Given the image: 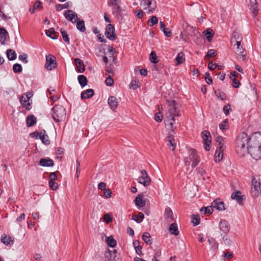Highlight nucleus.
<instances>
[{
    "label": "nucleus",
    "instance_id": "0e129e2a",
    "mask_svg": "<svg viewBox=\"0 0 261 261\" xmlns=\"http://www.w3.org/2000/svg\"><path fill=\"white\" fill-rule=\"evenodd\" d=\"M18 58L19 59L24 63H27L28 62V60H27L28 55L25 54L20 55Z\"/></svg>",
    "mask_w": 261,
    "mask_h": 261
},
{
    "label": "nucleus",
    "instance_id": "b1692460",
    "mask_svg": "<svg viewBox=\"0 0 261 261\" xmlns=\"http://www.w3.org/2000/svg\"><path fill=\"white\" fill-rule=\"evenodd\" d=\"M9 34L7 30L4 28H0V42L2 44H6V40Z\"/></svg>",
    "mask_w": 261,
    "mask_h": 261
},
{
    "label": "nucleus",
    "instance_id": "8fccbe9b",
    "mask_svg": "<svg viewBox=\"0 0 261 261\" xmlns=\"http://www.w3.org/2000/svg\"><path fill=\"white\" fill-rule=\"evenodd\" d=\"M149 59H150V62L152 63L155 64V63H157L158 62V57L156 56V54L153 51H152L150 53V55H149Z\"/></svg>",
    "mask_w": 261,
    "mask_h": 261
},
{
    "label": "nucleus",
    "instance_id": "2eb2a0df",
    "mask_svg": "<svg viewBox=\"0 0 261 261\" xmlns=\"http://www.w3.org/2000/svg\"><path fill=\"white\" fill-rule=\"evenodd\" d=\"M232 199H235L239 204H242L243 201L245 199L244 195H242L240 191L235 190L231 195Z\"/></svg>",
    "mask_w": 261,
    "mask_h": 261
},
{
    "label": "nucleus",
    "instance_id": "e433bc0d",
    "mask_svg": "<svg viewBox=\"0 0 261 261\" xmlns=\"http://www.w3.org/2000/svg\"><path fill=\"white\" fill-rule=\"evenodd\" d=\"M77 80L82 87L86 86L88 84L87 77L84 75H79L77 77Z\"/></svg>",
    "mask_w": 261,
    "mask_h": 261
},
{
    "label": "nucleus",
    "instance_id": "72a5a7b5",
    "mask_svg": "<svg viewBox=\"0 0 261 261\" xmlns=\"http://www.w3.org/2000/svg\"><path fill=\"white\" fill-rule=\"evenodd\" d=\"M169 230L171 234L175 236H177L179 234L177 225L176 223H173L170 225Z\"/></svg>",
    "mask_w": 261,
    "mask_h": 261
},
{
    "label": "nucleus",
    "instance_id": "13d9d810",
    "mask_svg": "<svg viewBox=\"0 0 261 261\" xmlns=\"http://www.w3.org/2000/svg\"><path fill=\"white\" fill-rule=\"evenodd\" d=\"M48 184L52 190H56L58 188V184L55 181H48Z\"/></svg>",
    "mask_w": 261,
    "mask_h": 261
},
{
    "label": "nucleus",
    "instance_id": "5701e85b",
    "mask_svg": "<svg viewBox=\"0 0 261 261\" xmlns=\"http://www.w3.org/2000/svg\"><path fill=\"white\" fill-rule=\"evenodd\" d=\"M1 241L2 243L5 245H10L14 243V238L6 234H3L1 238Z\"/></svg>",
    "mask_w": 261,
    "mask_h": 261
},
{
    "label": "nucleus",
    "instance_id": "f704fd0d",
    "mask_svg": "<svg viewBox=\"0 0 261 261\" xmlns=\"http://www.w3.org/2000/svg\"><path fill=\"white\" fill-rule=\"evenodd\" d=\"M216 141L218 143V148L221 150H224L225 146H224L225 141L223 138L221 136H218Z\"/></svg>",
    "mask_w": 261,
    "mask_h": 261
},
{
    "label": "nucleus",
    "instance_id": "393cba45",
    "mask_svg": "<svg viewBox=\"0 0 261 261\" xmlns=\"http://www.w3.org/2000/svg\"><path fill=\"white\" fill-rule=\"evenodd\" d=\"M94 94V91L92 89H88L83 91L81 94V97L82 99H89L92 97Z\"/></svg>",
    "mask_w": 261,
    "mask_h": 261
},
{
    "label": "nucleus",
    "instance_id": "a211bd4d",
    "mask_svg": "<svg viewBox=\"0 0 261 261\" xmlns=\"http://www.w3.org/2000/svg\"><path fill=\"white\" fill-rule=\"evenodd\" d=\"M190 159L192 162V167H196L200 162L199 157L195 150H193L190 155Z\"/></svg>",
    "mask_w": 261,
    "mask_h": 261
},
{
    "label": "nucleus",
    "instance_id": "9d476101",
    "mask_svg": "<svg viewBox=\"0 0 261 261\" xmlns=\"http://www.w3.org/2000/svg\"><path fill=\"white\" fill-rule=\"evenodd\" d=\"M142 176L138 178V182L143 185L144 187H147L151 184V179L145 169L141 171Z\"/></svg>",
    "mask_w": 261,
    "mask_h": 261
},
{
    "label": "nucleus",
    "instance_id": "4d7b16f0",
    "mask_svg": "<svg viewBox=\"0 0 261 261\" xmlns=\"http://www.w3.org/2000/svg\"><path fill=\"white\" fill-rule=\"evenodd\" d=\"M46 133L44 129H42L40 132H34L30 134V136L32 138H36L38 139V135H41V134H45Z\"/></svg>",
    "mask_w": 261,
    "mask_h": 261
},
{
    "label": "nucleus",
    "instance_id": "37998d69",
    "mask_svg": "<svg viewBox=\"0 0 261 261\" xmlns=\"http://www.w3.org/2000/svg\"><path fill=\"white\" fill-rule=\"evenodd\" d=\"M46 36L50 37L53 39H56L57 37L56 36V32L55 29L53 28H50L48 31H46L45 33Z\"/></svg>",
    "mask_w": 261,
    "mask_h": 261
},
{
    "label": "nucleus",
    "instance_id": "79ce46f5",
    "mask_svg": "<svg viewBox=\"0 0 261 261\" xmlns=\"http://www.w3.org/2000/svg\"><path fill=\"white\" fill-rule=\"evenodd\" d=\"M144 218V215L142 213H139L138 215H133L132 219L136 221L137 223H139L143 221Z\"/></svg>",
    "mask_w": 261,
    "mask_h": 261
},
{
    "label": "nucleus",
    "instance_id": "bf43d9fd",
    "mask_svg": "<svg viewBox=\"0 0 261 261\" xmlns=\"http://www.w3.org/2000/svg\"><path fill=\"white\" fill-rule=\"evenodd\" d=\"M152 1L153 0H146V5H147L148 7L149 8L150 11L154 10L156 8L155 2H154V6L151 7V5L152 4Z\"/></svg>",
    "mask_w": 261,
    "mask_h": 261
},
{
    "label": "nucleus",
    "instance_id": "20e7f679",
    "mask_svg": "<svg viewBox=\"0 0 261 261\" xmlns=\"http://www.w3.org/2000/svg\"><path fill=\"white\" fill-rule=\"evenodd\" d=\"M116 246H108L105 252L106 261H119L120 254L115 248Z\"/></svg>",
    "mask_w": 261,
    "mask_h": 261
},
{
    "label": "nucleus",
    "instance_id": "e2e57ef3",
    "mask_svg": "<svg viewBox=\"0 0 261 261\" xmlns=\"http://www.w3.org/2000/svg\"><path fill=\"white\" fill-rule=\"evenodd\" d=\"M103 221L107 223H109L112 221L111 216L109 214H106L103 216Z\"/></svg>",
    "mask_w": 261,
    "mask_h": 261
},
{
    "label": "nucleus",
    "instance_id": "f8f14e48",
    "mask_svg": "<svg viewBox=\"0 0 261 261\" xmlns=\"http://www.w3.org/2000/svg\"><path fill=\"white\" fill-rule=\"evenodd\" d=\"M237 45L236 49V53L238 55L237 58L239 61H245L246 60V51L245 49L241 45V43H240V45Z\"/></svg>",
    "mask_w": 261,
    "mask_h": 261
},
{
    "label": "nucleus",
    "instance_id": "f3484780",
    "mask_svg": "<svg viewBox=\"0 0 261 261\" xmlns=\"http://www.w3.org/2000/svg\"><path fill=\"white\" fill-rule=\"evenodd\" d=\"M242 35L238 32L234 31L231 38V43L233 44L234 45H238L239 46L240 43H241L242 41Z\"/></svg>",
    "mask_w": 261,
    "mask_h": 261
},
{
    "label": "nucleus",
    "instance_id": "6ab92c4d",
    "mask_svg": "<svg viewBox=\"0 0 261 261\" xmlns=\"http://www.w3.org/2000/svg\"><path fill=\"white\" fill-rule=\"evenodd\" d=\"M20 102L22 106L26 109L27 110H30L31 109V103L29 102L28 96L23 93L20 98Z\"/></svg>",
    "mask_w": 261,
    "mask_h": 261
},
{
    "label": "nucleus",
    "instance_id": "5fc2aeb1",
    "mask_svg": "<svg viewBox=\"0 0 261 261\" xmlns=\"http://www.w3.org/2000/svg\"><path fill=\"white\" fill-rule=\"evenodd\" d=\"M219 128H220V129H221L222 130H225V129H228L229 128L228 119H225L222 122V123L220 124Z\"/></svg>",
    "mask_w": 261,
    "mask_h": 261
},
{
    "label": "nucleus",
    "instance_id": "ea45409f",
    "mask_svg": "<svg viewBox=\"0 0 261 261\" xmlns=\"http://www.w3.org/2000/svg\"><path fill=\"white\" fill-rule=\"evenodd\" d=\"M214 93L217 97L220 100H223L227 99L226 94L224 92L221 91L220 89L215 90Z\"/></svg>",
    "mask_w": 261,
    "mask_h": 261
},
{
    "label": "nucleus",
    "instance_id": "aec40b11",
    "mask_svg": "<svg viewBox=\"0 0 261 261\" xmlns=\"http://www.w3.org/2000/svg\"><path fill=\"white\" fill-rule=\"evenodd\" d=\"M212 206H213V208H215L219 211L225 210L224 202L219 198L214 200L212 203Z\"/></svg>",
    "mask_w": 261,
    "mask_h": 261
},
{
    "label": "nucleus",
    "instance_id": "f257e3e1",
    "mask_svg": "<svg viewBox=\"0 0 261 261\" xmlns=\"http://www.w3.org/2000/svg\"><path fill=\"white\" fill-rule=\"evenodd\" d=\"M248 135L246 133H242L237 138L235 150L237 153L240 156L249 153L255 160L261 159V147L248 148L246 144L248 143Z\"/></svg>",
    "mask_w": 261,
    "mask_h": 261
},
{
    "label": "nucleus",
    "instance_id": "ddd939ff",
    "mask_svg": "<svg viewBox=\"0 0 261 261\" xmlns=\"http://www.w3.org/2000/svg\"><path fill=\"white\" fill-rule=\"evenodd\" d=\"M249 9L253 16H256L258 13V4L256 0H246Z\"/></svg>",
    "mask_w": 261,
    "mask_h": 261
},
{
    "label": "nucleus",
    "instance_id": "a18cd8bd",
    "mask_svg": "<svg viewBox=\"0 0 261 261\" xmlns=\"http://www.w3.org/2000/svg\"><path fill=\"white\" fill-rule=\"evenodd\" d=\"M192 29V33H193L194 37L193 38V40L194 42H197L199 38V37L200 36V34L199 33L198 31L196 30L195 28H194L193 27H191Z\"/></svg>",
    "mask_w": 261,
    "mask_h": 261
},
{
    "label": "nucleus",
    "instance_id": "338daca9",
    "mask_svg": "<svg viewBox=\"0 0 261 261\" xmlns=\"http://www.w3.org/2000/svg\"><path fill=\"white\" fill-rule=\"evenodd\" d=\"M136 253L140 256L143 254L142 253V246H134Z\"/></svg>",
    "mask_w": 261,
    "mask_h": 261
},
{
    "label": "nucleus",
    "instance_id": "4468645a",
    "mask_svg": "<svg viewBox=\"0 0 261 261\" xmlns=\"http://www.w3.org/2000/svg\"><path fill=\"white\" fill-rule=\"evenodd\" d=\"M64 16L72 23H75L78 20L76 13L73 12V11L71 10H66L64 13Z\"/></svg>",
    "mask_w": 261,
    "mask_h": 261
},
{
    "label": "nucleus",
    "instance_id": "49530a36",
    "mask_svg": "<svg viewBox=\"0 0 261 261\" xmlns=\"http://www.w3.org/2000/svg\"><path fill=\"white\" fill-rule=\"evenodd\" d=\"M48 138V136L46 134V133L45 134H41L40 136V139L41 140L42 142L45 145H48L50 143V141Z\"/></svg>",
    "mask_w": 261,
    "mask_h": 261
},
{
    "label": "nucleus",
    "instance_id": "c85d7f7f",
    "mask_svg": "<svg viewBox=\"0 0 261 261\" xmlns=\"http://www.w3.org/2000/svg\"><path fill=\"white\" fill-rule=\"evenodd\" d=\"M143 195H138L135 198V203L139 207H143L145 205V201L143 200Z\"/></svg>",
    "mask_w": 261,
    "mask_h": 261
},
{
    "label": "nucleus",
    "instance_id": "a19ab883",
    "mask_svg": "<svg viewBox=\"0 0 261 261\" xmlns=\"http://www.w3.org/2000/svg\"><path fill=\"white\" fill-rule=\"evenodd\" d=\"M42 8V4L40 1L35 2L32 7L30 8L29 11L31 14H34L35 12L36 9Z\"/></svg>",
    "mask_w": 261,
    "mask_h": 261
},
{
    "label": "nucleus",
    "instance_id": "c03bdc74",
    "mask_svg": "<svg viewBox=\"0 0 261 261\" xmlns=\"http://www.w3.org/2000/svg\"><path fill=\"white\" fill-rule=\"evenodd\" d=\"M168 141L169 142V144H168V145L170 146L171 149L172 151L174 150L176 147V143L173 137L171 136H168Z\"/></svg>",
    "mask_w": 261,
    "mask_h": 261
},
{
    "label": "nucleus",
    "instance_id": "7c9ffc66",
    "mask_svg": "<svg viewBox=\"0 0 261 261\" xmlns=\"http://www.w3.org/2000/svg\"><path fill=\"white\" fill-rule=\"evenodd\" d=\"M36 118L32 115L27 117L26 122L28 127L33 126L36 123Z\"/></svg>",
    "mask_w": 261,
    "mask_h": 261
},
{
    "label": "nucleus",
    "instance_id": "6e6d98bb",
    "mask_svg": "<svg viewBox=\"0 0 261 261\" xmlns=\"http://www.w3.org/2000/svg\"><path fill=\"white\" fill-rule=\"evenodd\" d=\"M105 83L106 85L108 86H111L114 84V81L113 79L112 78V75H108V77L106 79Z\"/></svg>",
    "mask_w": 261,
    "mask_h": 261
},
{
    "label": "nucleus",
    "instance_id": "f03ea898",
    "mask_svg": "<svg viewBox=\"0 0 261 261\" xmlns=\"http://www.w3.org/2000/svg\"><path fill=\"white\" fill-rule=\"evenodd\" d=\"M166 102L168 103L169 109L166 115V119L171 128H172L175 122V117L180 116V106L174 100L167 99Z\"/></svg>",
    "mask_w": 261,
    "mask_h": 261
},
{
    "label": "nucleus",
    "instance_id": "3c124183",
    "mask_svg": "<svg viewBox=\"0 0 261 261\" xmlns=\"http://www.w3.org/2000/svg\"><path fill=\"white\" fill-rule=\"evenodd\" d=\"M201 213H203V214L208 213L211 214L213 212V206L211 205V206H207L206 207H201L200 210Z\"/></svg>",
    "mask_w": 261,
    "mask_h": 261
},
{
    "label": "nucleus",
    "instance_id": "cd10ccee",
    "mask_svg": "<svg viewBox=\"0 0 261 261\" xmlns=\"http://www.w3.org/2000/svg\"><path fill=\"white\" fill-rule=\"evenodd\" d=\"M112 13L117 18H121L122 17V10L120 5L113 7Z\"/></svg>",
    "mask_w": 261,
    "mask_h": 261
},
{
    "label": "nucleus",
    "instance_id": "c756f323",
    "mask_svg": "<svg viewBox=\"0 0 261 261\" xmlns=\"http://www.w3.org/2000/svg\"><path fill=\"white\" fill-rule=\"evenodd\" d=\"M203 34H204L206 36V38L208 42H211L213 38L215 33H214V31L212 29L208 28V29L204 30L203 32Z\"/></svg>",
    "mask_w": 261,
    "mask_h": 261
},
{
    "label": "nucleus",
    "instance_id": "39448f33",
    "mask_svg": "<svg viewBox=\"0 0 261 261\" xmlns=\"http://www.w3.org/2000/svg\"><path fill=\"white\" fill-rule=\"evenodd\" d=\"M248 143L246 144L248 148L261 147V133H254L250 137L248 136Z\"/></svg>",
    "mask_w": 261,
    "mask_h": 261
},
{
    "label": "nucleus",
    "instance_id": "a878e982",
    "mask_svg": "<svg viewBox=\"0 0 261 261\" xmlns=\"http://www.w3.org/2000/svg\"><path fill=\"white\" fill-rule=\"evenodd\" d=\"M142 238L143 240L147 245H151L154 243L153 239L151 237L149 232H145L143 233Z\"/></svg>",
    "mask_w": 261,
    "mask_h": 261
},
{
    "label": "nucleus",
    "instance_id": "0eeeda50",
    "mask_svg": "<svg viewBox=\"0 0 261 261\" xmlns=\"http://www.w3.org/2000/svg\"><path fill=\"white\" fill-rule=\"evenodd\" d=\"M260 178L258 176H253L252 178V187L251 193L252 196L257 197L261 193Z\"/></svg>",
    "mask_w": 261,
    "mask_h": 261
},
{
    "label": "nucleus",
    "instance_id": "de8ad7c7",
    "mask_svg": "<svg viewBox=\"0 0 261 261\" xmlns=\"http://www.w3.org/2000/svg\"><path fill=\"white\" fill-rule=\"evenodd\" d=\"M61 33L62 34V37L63 40L66 42L68 44L70 43L69 38L68 37V35L67 33V32L63 30V29H61L60 30Z\"/></svg>",
    "mask_w": 261,
    "mask_h": 261
},
{
    "label": "nucleus",
    "instance_id": "dca6fc26",
    "mask_svg": "<svg viewBox=\"0 0 261 261\" xmlns=\"http://www.w3.org/2000/svg\"><path fill=\"white\" fill-rule=\"evenodd\" d=\"M165 219L168 222H172L175 220L173 212L170 207L166 206L164 213Z\"/></svg>",
    "mask_w": 261,
    "mask_h": 261
},
{
    "label": "nucleus",
    "instance_id": "2f4dec72",
    "mask_svg": "<svg viewBox=\"0 0 261 261\" xmlns=\"http://www.w3.org/2000/svg\"><path fill=\"white\" fill-rule=\"evenodd\" d=\"M6 55L9 60L13 61L16 59L17 55L15 51L12 49H8L6 51Z\"/></svg>",
    "mask_w": 261,
    "mask_h": 261
},
{
    "label": "nucleus",
    "instance_id": "7ed1b4c3",
    "mask_svg": "<svg viewBox=\"0 0 261 261\" xmlns=\"http://www.w3.org/2000/svg\"><path fill=\"white\" fill-rule=\"evenodd\" d=\"M51 116L54 121L56 122H60L64 121L66 118V110L62 106L55 105L51 109Z\"/></svg>",
    "mask_w": 261,
    "mask_h": 261
},
{
    "label": "nucleus",
    "instance_id": "bb28decb",
    "mask_svg": "<svg viewBox=\"0 0 261 261\" xmlns=\"http://www.w3.org/2000/svg\"><path fill=\"white\" fill-rule=\"evenodd\" d=\"M108 102L112 110L116 109L118 106L117 98L114 96L109 97Z\"/></svg>",
    "mask_w": 261,
    "mask_h": 261
},
{
    "label": "nucleus",
    "instance_id": "09e8293b",
    "mask_svg": "<svg viewBox=\"0 0 261 261\" xmlns=\"http://www.w3.org/2000/svg\"><path fill=\"white\" fill-rule=\"evenodd\" d=\"M192 222L194 226H197L200 224V219L198 215H192Z\"/></svg>",
    "mask_w": 261,
    "mask_h": 261
},
{
    "label": "nucleus",
    "instance_id": "6e6552de",
    "mask_svg": "<svg viewBox=\"0 0 261 261\" xmlns=\"http://www.w3.org/2000/svg\"><path fill=\"white\" fill-rule=\"evenodd\" d=\"M204 148L205 150L208 151L211 149L212 143V137L210 133L208 130H204L201 133Z\"/></svg>",
    "mask_w": 261,
    "mask_h": 261
},
{
    "label": "nucleus",
    "instance_id": "864d4df0",
    "mask_svg": "<svg viewBox=\"0 0 261 261\" xmlns=\"http://www.w3.org/2000/svg\"><path fill=\"white\" fill-rule=\"evenodd\" d=\"M158 22V19L156 16H152L148 20V24L150 27H152L153 25Z\"/></svg>",
    "mask_w": 261,
    "mask_h": 261
},
{
    "label": "nucleus",
    "instance_id": "c9c22d12",
    "mask_svg": "<svg viewBox=\"0 0 261 261\" xmlns=\"http://www.w3.org/2000/svg\"><path fill=\"white\" fill-rule=\"evenodd\" d=\"M224 150H221L217 149L215 153V161L216 162H219L223 159Z\"/></svg>",
    "mask_w": 261,
    "mask_h": 261
},
{
    "label": "nucleus",
    "instance_id": "423d86ee",
    "mask_svg": "<svg viewBox=\"0 0 261 261\" xmlns=\"http://www.w3.org/2000/svg\"><path fill=\"white\" fill-rule=\"evenodd\" d=\"M220 229L223 232L224 235L222 233L221 235L222 236V239L224 243L226 245H228L232 243V241L227 238V234L229 231V225L228 222L225 220H222L220 221L219 224Z\"/></svg>",
    "mask_w": 261,
    "mask_h": 261
},
{
    "label": "nucleus",
    "instance_id": "58836bf2",
    "mask_svg": "<svg viewBox=\"0 0 261 261\" xmlns=\"http://www.w3.org/2000/svg\"><path fill=\"white\" fill-rule=\"evenodd\" d=\"M103 237L106 238V243L107 245H117V241L115 239H114L112 236H110L107 237L105 234H103V236L102 237V239H103Z\"/></svg>",
    "mask_w": 261,
    "mask_h": 261
},
{
    "label": "nucleus",
    "instance_id": "4c0bfd02",
    "mask_svg": "<svg viewBox=\"0 0 261 261\" xmlns=\"http://www.w3.org/2000/svg\"><path fill=\"white\" fill-rule=\"evenodd\" d=\"M76 28L81 32H84L86 31L85 21L83 20H77L76 21Z\"/></svg>",
    "mask_w": 261,
    "mask_h": 261
},
{
    "label": "nucleus",
    "instance_id": "774afa93",
    "mask_svg": "<svg viewBox=\"0 0 261 261\" xmlns=\"http://www.w3.org/2000/svg\"><path fill=\"white\" fill-rule=\"evenodd\" d=\"M112 192L110 189L104 190V196L106 198H109L112 196Z\"/></svg>",
    "mask_w": 261,
    "mask_h": 261
},
{
    "label": "nucleus",
    "instance_id": "603ef678",
    "mask_svg": "<svg viewBox=\"0 0 261 261\" xmlns=\"http://www.w3.org/2000/svg\"><path fill=\"white\" fill-rule=\"evenodd\" d=\"M22 70V66L20 64L16 63L13 66V71L14 73H20Z\"/></svg>",
    "mask_w": 261,
    "mask_h": 261
},
{
    "label": "nucleus",
    "instance_id": "473e14b6",
    "mask_svg": "<svg viewBox=\"0 0 261 261\" xmlns=\"http://www.w3.org/2000/svg\"><path fill=\"white\" fill-rule=\"evenodd\" d=\"M176 62V65H179L183 63L185 61V54L182 51H180L177 54L175 58Z\"/></svg>",
    "mask_w": 261,
    "mask_h": 261
},
{
    "label": "nucleus",
    "instance_id": "4be33fe9",
    "mask_svg": "<svg viewBox=\"0 0 261 261\" xmlns=\"http://www.w3.org/2000/svg\"><path fill=\"white\" fill-rule=\"evenodd\" d=\"M39 165L42 167H53L54 165V162L50 158H42L39 161Z\"/></svg>",
    "mask_w": 261,
    "mask_h": 261
},
{
    "label": "nucleus",
    "instance_id": "9b49d317",
    "mask_svg": "<svg viewBox=\"0 0 261 261\" xmlns=\"http://www.w3.org/2000/svg\"><path fill=\"white\" fill-rule=\"evenodd\" d=\"M105 34L108 39L113 41L116 39L115 34V27L112 24H108L106 26Z\"/></svg>",
    "mask_w": 261,
    "mask_h": 261
},
{
    "label": "nucleus",
    "instance_id": "1a4fd4ad",
    "mask_svg": "<svg viewBox=\"0 0 261 261\" xmlns=\"http://www.w3.org/2000/svg\"><path fill=\"white\" fill-rule=\"evenodd\" d=\"M45 68L48 70H51L57 67L56 58L54 55H48L46 56Z\"/></svg>",
    "mask_w": 261,
    "mask_h": 261
},
{
    "label": "nucleus",
    "instance_id": "412c9836",
    "mask_svg": "<svg viewBox=\"0 0 261 261\" xmlns=\"http://www.w3.org/2000/svg\"><path fill=\"white\" fill-rule=\"evenodd\" d=\"M74 64L76 67L77 72L83 73L85 70V66L83 61L79 58H75L74 60Z\"/></svg>",
    "mask_w": 261,
    "mask_h": 261
},
{
    "label": "nucleus",
    "instance_id": "69168bd1",
    "mask_svg": "<svg viewBox=\"0 0 261 261\" xmlns=\"http://www.w3.org/2000/svg\"><path fill=\"white\" fill-rule=\"evenodd\" d=\"M162 31L166 37H169L172 35V32L169 28H166L165 30H163Z\"/></svg>",
    "mask_w": 261,
    "mask_h": 261
},
{
    "label": "nucleus",
    "instance_id": "680f3d73",
    "mask_svg": "<svg viewBox=\"0 0 261 261\" xmlns=\"http://www.w3.org/2000/svg\"><path fill=\"white\" fill-rule=\"evenodd\" d=\"M163 119V115L160 112L156 113L154 116V119L156 122H160Z\"/></svg>",
    "mask_w": 261,
    "mask_h": 261
},
{
    "label": "nucleus",
    "instance_id": "052dcab7",
    "mask_svg": "<svg viewBox=\"0 0 261 261\" xmlns=\"http://www.w3.org/2000/svg\"><path fill=\"white\" fill-rule=\"evenodd\" d=\"M230 107L231 106L229 103H228L227 105L224 106L223 108V111L226 115H228L229 114L230 111H231V109Z\"/></svg>",
    "mask_w": 261,
    "mask_h": 261
}]
</instances>
